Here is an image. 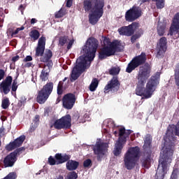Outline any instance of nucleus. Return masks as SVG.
<instances>
[{
  "label": "nucleus",
  "mask_w": 179,
  "mask_h": 179,
  "mask_svg": "<svg viewBox=\"0 0 179 179\" xmlns=\"http://www.w3.org/2000/svg\"><path fill=\"white\" fill-rule=\"evenodd\" d=\"M152 142H153L152 135H145L144 144L143 145V156L141 159L142 167H144V169H150V164L152 163V149L153 148Z\"/></svg>",
  "instance_id": "423d86ee"
},
{
  "label": "nucleus",
  "mask_w": 179,
  "mask_h": 179,
  "mask_svg": "<svg viewBox=\"0 0 179 179\" xmlns=\"http://www.w3.org/2000/svg\"><path fill=\"white\" fill-rule=\"evenodd\" d=\"M5 131V129L3 128V127L0 128V138H2V134H3Z\"/></svg>",
  "instance_id": "4d7b16f0"
},
{
  "label": "nucleus",
  "mask_w": 179,
  "mask_h": 179,
  "mask_svg": "<svg viewBox=\"0 0 179 179\" xmlns=\"http://www.w3.org/2000/svg\"><path fill=\"white\" fill-rule=\"evenodd\" d=\"M94 8V1L93 6V0H84L83 1V9L86 12H93Z\"/></svg>",
  "instance_id": "b1692460"
},
{
  "label": "nucleus",
  "mask_w": 179,
  "mask_h": 179,
  "mask_svg": "<svg viewBox=\"0 0 179 179\" xmlns=\"http://www.w3.org/2000/svg\"><path fill=\"white\" fill-rule=\"evenodd\" d=\"M174 72L176 85L179 86V63L176 64Z\"/></svg>",
  "instance_id": "c756f323"
},
{
  "label": "nucleus",
  "mask_w": 179,
  "mask_h": 179,
  "mask_svg": "<svg viewBox=\"0 0 179 179\" xmlns=\"http://www.w3.org/2000/svg\"><path fill=\"white\" fill-rule=\"evenodd\" d=\"M92 150L94 151V154L96 156L98 162H101V159H103L106 153H107V150H108V144L97 141L93 146Z\"/></svg>",
  "instance_id": "4468645a"
},
{
  "label": "nucleus",
  "mask_w": 179,
  "mask_h": 179,
  "mask_svg": "<svg viewBox=\"0 0 179 179\" xmlns=\"http://www.w3.org/2000/svg\"><path fill=\"white\" fill-rule=\"evenodd\" d=\"M72 116L68 114L60 119H57L55 121L53 127L55 129H71L72 127Z\"/></svg>",
  "instance_id": "ddd939ff"
},
{
  "label": "nucleus",
  "mask_w": 179,
  "mask_h": 179,
  "mask_svg": "<svg viewBox=\"0 0 179 179\" xmlns=\"http://www.w3.org/2000/svg\"><path fill=\"white\" fill-rule=\"evenodd\" d=\"M32 65H33V63L27 62V63L25 64L24 67L25 68H30V67H31Z\"/></svg>",
  "instance_id": "5fc2aeb1"
},
{
  "label": "nucleus",
  "mask_w": 179,
  "mask_h": 179,
  "mask_svg": "<svg viewBox=\"0 0 179 179\" xmlns=\"http://www.w3.org/2000/svg\"><path fill=\"white\" fill-rule=\"evenodd\" d=\"M78 173L75 172V171H72L69 172L65 179H77Z\"/></svg>",
  "instance_id": "f704fd0d"
},
{
  "label": "nucleus",
  "mask_w": 179,
  "mask_h": 179,
  "mask_svg": "<svg viewBox=\"0 0 179 179\" xmlns=\"http://www.w3.org/2000/svg\"><path fill=\"white\" fill-rule=\"evenodd\" d=\"M34 122L37 123L40 122V115H36L34 118Z\"/></svg>",
  "instance_id": "09e8293b"
},
{
  "label": "nucleus",
  "mask_w": 179,
  "mask_h": 179,
  "mask_svg": "<svg viewBox=\"0 0 179 179\" xmlns=\"http://www.w3.org/2000/svg\"><path fill=\"white\" fill-rule=\"evenodd\" d=\"M26 150V148L21 147L19 148H17L15 151L12 152L11 153L17 159V156H20Z\"/></svg>",
  "instance_id": "7c9ffc66"
},
{
  "label": "nucleus",
  "mask_w": 179,
  "mask_h": 179,
  "mask_svg": "<svg viewBox=\"0 0 179 179\" xmlns=\"http://www.w3.org/2000/svg\"><path fill=\"white\" fill-rule=\"evenodd\" d=\"M103 47H102L99 52V59L103 61L108 57L115 55V52H122L124 51V45L121 41L114 40L110 41V38L105 37L103 40Z\"/></svg>",
  "instance_id": "20e7f679"
},
{
  "label": "nucleus",
  "mask_w": 179,
  "mask_h": 179,
  "mask_svg": "<svg viewBox=\"0 0 179 179\" xmlns=\"http://www.w3.org/2000/svg\"><path fill=\"white\" fill-rule=\"evenodd\" d=\"M120 68L113 67L109 70V73L110 75H113V76L118 75V73H120Z\"/></svg>",
  "instance_id": "e433bc0d"
},
{
  "label": "nucleus",
  "mask_w": 179,
  "mask_h": 179,
  "mask_svg": "<svg viewBox=\"0 0 179 179\" xmlns=\"http://www.w3.org/2000/svg\"><path fill=\"white\" fill-rule=\"evenodd\" d=\"M110 90H114V92L120 90V81L118 79L115 78H112L103 89L104 93H108Z\"/></svg>",
  "instance_id": "aec40b11"
},
{
  "label": "nucleus",
  "mask_w": 179,
  "mask_h": 179,
  "mask_svg": "<svg viewBox=\"0 0 179 179\" xmlns=\"http://www.w3.org/2000/svg\"><path fill=\"white\" fill-rule=\"evenodd\" d=\"M10 106V102H9V98H6L2 100L1 107L3 110H6Z\"/></svg>",
  "instance_id": "473e14b6"
},
{
  "label": "nucleus",
  "mask_w": 179,
  "mask_h": 179,
  "mask_svg": "<svg viewBox=\"0 0 179 179\" xmlns=\"http://www.w3.org/2000/svg\"><path fill=\"white\" fill-rule=\"evenodd\" d=\"M175 139L173 131L168 129L166 133V142L169 141V143L166 144V148L163 150L160 156L155 179H164V176L167 174L169 164L171 163L174 155Z\"/></svg>",
  "instance_id": "7ed1b4c3"
},
{
  "label": "nucleus",
  "mask_w": 179,
  "mask_h": 179,
  "mask_svg": "<svg viewBox=\"0 0 179 179\" xmlns=\"http://www.w3.org/2000/svg\"><path fill=\"white\" fill-rule=\"evenodd\" d=\"M74 41L71 40L67 45V50H71L73 45Z\"/></svg>",
  "instance_id": "de8ad7c7"
},
{
  "label": "nucleus",
  "mask_w": 179,
  "mask_h": 179,
  "mask_svg": "<svg viewBox=\"0 0 179 179\" xmlns=\"http://www.w3.org/2000/svg\"><path fill=\"white\" fill-rule=\"evenodd\" d=\"M30 61H33V57L30 55L27 56L24 59V62H30Z\"/></svg>",
  "instance_id": "a18cd8bd"
},
{
  "label": "nucleus",
  "mask_w": 179,
  "mask_h": 179,
  "mask_svg": "<svg viewBox=\"0 0 179 179\" xmlns=\"http://www.w3.org/2000/svg\"><path fill=\"white\" fill-rule=\"evenodd\" d=\"M29 36L32 38V41H36L38 38H40V31L37 29H33L30 31Z\"/></svg>",
  "instance_id": "cd10ccee"
},
{
  "label": "nucleus",
  "mask_w": 179,
  "mask_h": 179,
  "mask_svg": "<svg viewBox=\"0 0 179 179\" xmlns=\"http://www.w3.org/2000/svg\"><path fill=\"white\" fill-rule=\"evenodd\" d=\"M139 153H141V148L136 146L129 148L124 154V167H126L127 170L135 169V166H136V163H138V160H139Z\"/></svg>",
  "instance_id": "0eeeda50"
},
{
  "label": "nucleus",
  "mask_w": 179,
  "mask_h": 179,
  "mask_svg": "<svg viewBox=\"0 0 179 179\" xmlns=\"http://www.w3.org/2000/svg\"><path fill=\"white\" fill-rule=\"evenodd\" d=\"M17 161V158L15 157V155L10 152L8 155L3 161L4 164V167H13L15 166V163Z\"/></svg>",
  "instance_id": "412c9836"
},
{
  "label": "nucleus",
  "mask_w": 179,
  "mask_h": 179,
  "mask_svg": "<svg viewBox=\"0 0 179 179\" xmlns=\"http://www.w3.org/2000/svg\"><path fill=\"white\" fill-rule=\"evenodd\" d=\"M142 34H143V31H142V29L138 30L134 35L131 37V43L132 44L135 43L138 38H141Z\"/></svg>",
  "instance_id": "c85d7f7f"
},
{
  "label": "nucleus",
  "mask_w": 179,
  "mask_h": 179,
  "mask_svg": "<svg viewBox=\"0 0 179 179\" xmlns=\"http://www.w3.org/2000/svg\"><path fill=\"white\" fill-rule=\"evenodd\" d=\"M20 59V57H19V55H16L15 57H13L12 61H13V62H16L19 61Z\"/></svg>",
  "instance_id": "3c124183"
},
{
  "label": "nucleus",
  "mask_w": 179,
  "mask_h": 179,
  "mask_svg": "<svg viewBox=\"0 0 179 179\" xmlns=\"http://www.w3.org/2000/svg\"><path fill=\"white\" fill-rule=\"evenodd\" d=\"M179 29H174V27H171L169 29V34H168L170 36H173V34H178V37H179Z\"/></svg>",
  "instance_id": "4c0bfd02"
},
{
  "label": "nucleus",
  "mask_w": 179,
  "mask_h": 179,
  "mask_svg": "<svg viewBox=\"0 0 179 179\" xmlns=\"http://www.w3.org/2000/svg\"><path fill=\"white\" fill-rule=\"evenodd\" d=\"M19 29L18 28H17L16 29V30H15L14 31H13L12 33H11V36H12V37H13L14 36H16V34H17L18 33H19Z\"/></svg>",
  "instance_id": "603ef678"
},
{
  "label": "nucleus",
  "mask_w": 179,
  "mask_h": 179,
  "mask_svg": "<svg viewBox=\"0 0 179 179\" xmlns=\"http://www.w3.org/2000/svg\"><path fill=\"white\" fill-rule=\"evenodd\" d=\"M48 162L50 166H55V164H57V161L55 160V159H54V157H52V156H50L48 158Z\"/></svg>",
  "instance_id": "37998d69"
},
{
  "label": "nucleus",
  "mask_w": 179,
  "mask_h": 179,
  "mask_svg": "<svg viewBox=\"0 0 179 179\" xmlns=\"http://www.w3.org/2000/svg\"><path fill=\"white\" fill-rule=\"evenodd\" d=\"M117 134H118V132H117V131H115V134L117 135Z\"/></svg>",
  "instance_id": "774afa93"
},
{
  "label": "nucleus",
  "mask_w": 179,
  "mask_h": 179,
  "mask_svg": "<svg viewBox=\"0 0 179 179\" xmlns=\"http://www.w3.org/2000/svg\"><path fill=\"white\" fill-rule=\"evenodd\" d=\"M73 2V0H67V1H66V7L67 8H71V6H72Z\"/></svg>",
  "instance_id": "8fccbe9b"
},
{
  "label": "nucleus",
  "mask_w": 179,
  "mask_h": 179,
  "mask_svg": "<svg viewBox=\"0 0 179 179\" xmlns=\"http://www.w3.org/2000/svg\"><path fill=\"white\" fill-rule=\"evenodd\" d=\"M48 73L45 72V71L43 69L41 72L40 75V79L42 82H46V80H48Z\"/></svg>",
  "instance_id": "2f4dec72"
},
{
  "label": "nucleus",
  "mask_w": 179,
  "mask_h": 179,
  "mask_svg": "<svg viewBox=\"0 0 179 179\" xmlns=\"http://www.w3.org/2000/svg\"><path fill=\"white\" fill-rule=\"evenodd\" d=\"M5 78V70L1 69H0V80H2Z\"/></svg>",
  "instance_id": "c03bdc74"
},
{
  "label": "nucleus",
  "mask_w": 179,
  "mask_h": 179,
  "mask_svg": "<svg viewBox=\"0 0 179 179\" xmlns=\"http://www.w3.org/2000/svg\"><path fill=\"white\" fill-rule=\"evenodd\" d=\"M150 66L149 65H144L141 66L137 76V86L136 88V94L141 96L142 99H150L153 96V93L157 89L159 83H160V75L162 73L157 71L150 77ZM150 78V79H149ZM148 80L145 88V84Z\"/></svg>",
  "instance_id": "f257e3e1"
},
{
  "label": "nucleus",
  "mask_w": 179,
  "mask_h": 179,
  "mask_svg": "<svg viewBox=\"0 0 179 179\" xmlns=\"http://www.w3.org/2000/svg\"><path fill=\"white\" fill-rule=\"evenodd\" d=\"M142 16V10L141 7L133 6L131 8L125 13V20L127 22H135Z\"/></svg>",
  "instance_id": "2eb2a0df"
},
{
  "label": "nucleus",
  "mask_w": 179,
  "mask_h": 179,
  "mask_svg": "<svg viewBox=\"0 0 179 179\" xmlns=\"http://www.w3.org/2000/svg\"><path fill=\"white\" fill-rule=\"evenodd\" d=\"M46 41L47 39L45 38V36H42L41 38H39L37 46L35 49V56L41 57V62H44L45 64V66H48V69H51L53 65L52 60H51V58H52V51H51L50 49L45 50Z\"/></svg>",
  "instance_id": "39448f33"
},
{
  "label": "nucleus",
  "mask_w": 179,
  "mask_h": 179,
  "mask_svg": "<svg viewBox=\"0 0 179 179\" xmlns=\"http://www.w3.org/2000/svg\"><path fill=\"white\" fill-rule=\"evenodd\" d=\"M55 157L57 162V164H62V163H66V162L71 160V155L66 154L62 155V154L57 153Z\"/></svg>",
  "instance_id": "4be33fe9"
},
{
  "label": "nucleus",
  "mask_w": 179,
  "mask_h": 179,
  "mask_svg": "<svg viewBox=\"0 0 179 179\" xmlns=\"http://www.w3.org/2000/svg\"><path fill=\"white\" fill-rule=\"evenodd\" d=\"M83 167H85V169L92 167V159H87L85 160L83 162Z\"/></svg>",
  "instance_id": "79ce46f5"
},
{
  "label": "nucleus",
  "mask_w": 179,
  "mask_h": 179,
  "mask_svg": "<svg viewBox=\"0 0 179 179\" xmlns=\"http://www.w3.org/2000/svg\"><path fill=\"white\" fill-rule=\"evenodd\" d=\"M132 134V130H126L125 127L119 129V138L115 144L113 154L115 156H120L122 152L124 145L127 143V138Z\"/></svg>",
  "instance_id": "6e6552de"
},
{
  "label": "nucleus",
  "mask_w": 179,
  "mask_h": 179,
  "mask_svg": "<svg viewBox=\"0 0 179 179\" xmlns=\"http://www.w3.org/2000/svg\"><path fill=\"white\" fill-rule=\"evenodd\" d=\"M17 76H19V73L13 80L12 76H8L6 79L0 83V89L4 94H8V93L10 92V86L12 92H16V90H17ZM12 80H13V83Z\"/></svg>",
  "instance_id": "9b49d317"
},
{
  "label": "nucleus",
  "mask_w": 179,
  "mask_h": 179,
  "mask_svg": "<svg viewBox=\"0 0 179 179\" xmlns=\"http://www.w3.org/2000/svg\"><path fill=\"white\" fill-rule=\"evenodd\" d=\"M63 107L66 110H72L76 102V95L72 93H68L63 96Z\"/></svg>",
  "instance_id": "f3484780"
},
{
  "label": "nucleus",
  "mask_w": 179,
  "mask_h": 179,
  "mask_svg": "<svg viewBox=\"0 0 179 179\" xmlns=\"http://www.w3.org/2000/svg\"><path fill=\"white\" fill-rule=\"evenodd\" d=\"M36 128H37V127H36V125L31 124V125L30 126L29 129V132H30L31 134L33 133V132H34V131H36Z\"/></svg>",
  "instance_id": "49530a36"
},
{
  "label": "nucleus",
  "mask_w": 179,
  "mask_h": 179,
  "mask_svg": "<svg viewBox=\"0 0 179 179\" xmlns=\"http://www.w3.org/2000/svg\"><path fill=\"white\" fill-rule=\"evenodd\" d=\"M134 138L132 137V136H131V141H134Z\"/></svg>",
  "instance_id": "338daca9"
},
{
  "label": "nucleus",
  "mask_w": 179,
  "mask_h": 179,
  "mask_svg": "<svg viewBox=\"0 0 179 179\" xmlns=\"http://www.w3.org/2000/svg\"><path fill=\"white\" fill-rule=\"evenodd\" d=\"M8 118L6 117V116H1V121H6V120H7Z\"/></svg>",
  "instance_id": "052dcab7"
},
{
  "label": "nucleus",
  "mask_w": 179,
  "mask_h": 179,
  "mask_svg": "<svg viewBox=\"0 0 179 179\" xmlns=\"http://www.w3.org/2000/svg\"><path fill=\"white\" fill-rule=\"evenodd\" d=\"M67 42L68 38L66 36H62L59 40V45H62V47H64Z\"/></svg>",
  "instance_id": "58836bf2"
},
{
  "label": "nucleus",
  "mask_w": 179,
  "mask_h": 179,
  "mask_svg": "<svg viewBox=\"0 0 179 179\" xmlns=\"http://www.w3.org/2000/svg\"><path fill=\"white\" fill-rule=\"evenodd\" d=\"M68 80V77H65L64 79L62 80V82H65V80Z\"/></svg>",
  "instance_id": "69168bd1"
},
{
  "label": "nucleus",
  "mask_w": 179,
  "mask_h": 179,
  "mask_svg": "<svg viewBox=\"0 0 179 179\" xmlns=\"http://www.w3.org/2000/svg\"><path fill=\"white\" fill-rule=\"evenodd\" d=\"M24 104H26V98L24 96H21L17 106L20 108V107L24 106Z\"/></svg>",
  "instance_id": "ea45409f"
},
{
  "label": "nucleus",
  "mask_w": 179,
  "mask_h": 179,
  "mask_svg": "<svg viewBox=\"0 0 179 179\" xmlns=\"http://www.w3.org/2000/svg\"><path fill=\"white\" fill-rule=\"evenodd\" d=\"M18 30H19V31H21L22 30H24V27L22 26V27L18 28Z\"/></svg>",
  "instance_id": "0e129e2a"
},
{
  "label": "nucleus",
  "mask_w": 179,
  "mask_h": 179,
  "mask_svg": "<svg viewBox=\"0 0 179 179\" xmlns=\"http://www.w3.org/2000/svg\"><path fill=\"white\" fill-rule=\"evenodd\" d=\"M104 0H96L94 1V7L92 9V12L89 15V22L90 24L94 26L97 24V22L100 20V17L103 16L104 13Z\"/></svg>",
  "instance_id": "1a4fd4ad"
},
{
  "label": "nucleus",
  "mask_w": 179,
  "mask_h": 179,
  "mask_svg": "<svg viewBox=\"0 0 179 179\" xmlns=\"http://www.w3.org/2000/svg\"><path fill=\"white\" fill-rule=\"evenodd\" d=\"M157 57L163 58L164 53L167 51V38L162 36L157 43Z\"/></svg>",
  "instance_id": "a211bd4d"
},
{
  "label": "nucleus",
  "mask_w": 179,
  "mask_h": 179,
  "mask_svg": "<svg viewBox=\"0 0 179 179\" xmlns=\"http://www.w3.org/2000/svg\"><path fill=\"white\" fill-rule=\"evenodd\" d=\"M136 48H141V44L139 43H137L136 44Z\"/></svg>",
  "instance_id": "680f3d73"
},
{
  "label": "nucleus",
  "mask_w": 179,
  "mask_h": 179,
  "mask_svg": "<svg viewBox=\"0 0 179 179\" xmlns=\"http://www.w3.org/2000/svg\"><path fill=\"white\" fill-rule=\"evenodd\" d=\"M37 22V19L36 18H32L31 20V24H34Z\"/></svg>",
  "instance_id": "bf43d9fd"
},
{
  "label": "nucleus",
  "mask_w": 179,
  "mask_h": 179,
  "mask_svg": "<svg viewBox=\"0 0 179 179\" xmlns=\"http://www.w3.org/2000/svg\"><path fill=\"white\" fill-rule=\"evenodd\" d=\"M171 179H177V173L173 172L171 176Z\"/></svg>",
  "instance_id": "6e6d98bb"
},
{
  "label": "nucleus",
  "mask_w": 179,
  "mask_h": 179,
  "mask_svg": "<svg viewBox=\"0 0 179 179\" xmlns=\"http://www.w3.org/2000/svg\"><path fill=\"white\" fill-rule=\"evenodd\" d=\"M146 53L142 52L141 55L135 56L131 61L128 64L126 68V72L127 73H131L133 71H135L136 68L143 65L146 62Z\"/></svg>",
  "instance_id": "f8f14e48"
},
{
  "label": "nucleus",
  "mask_w": 179,
  "mask_h": 179,
  "mask_svg": "<svg viewBox=\"0 0 179 179\" xmlns=\"http://www.w3.org/2000/svg\"><path fill=\"white\" fill-rule=\"evenodd\" d=\"M54 89V83L52 82L47 83L41 90L38 92L36 101L38 104H44L48 97L52 93Z\"/></svg>",
  "instance_id": "9d476101"
},
{
  "label": "nucleus",
  "mask_w": 179,
  "mask_h": 179,
  "mask_svg": "<svg viewBox=\"0 0 179 179\" xmlns=\"http://www.w3.org/2000/svg\"><path fill=\"white\" fill-rule=\"evenodd\" d=\"M66 167L69 171H75L79 167V162L69 159L66 164Z\"/></svg>",
  "instance_id": "5701e85b"
},
{
  "label": "nucleus",
  "mask_w": 179,
  "mask_h": 179,
  "mask_svg": "<svg viewBox=\"0 0 179 179\" xmlns=\"http://www.w3.org/2000/svg\"><path fill=\"white\" fill-rule=\"evenodd\" d=\"M98 87H99V79L93 78L89 87L90 92H96V90L97 89Z\"/></svg>",
  "instance_id": "a878e982"
},
{
  "label": "nucleus",
  "mask_w": 179,
  "mask_h": 179,
  "mask_svg": "<svg viewBox=\"0 0 179 179\" xmlns=\"http://www.w3.org/2000/svg\"><path fill=\"white\" fill-rule=\"evenodd\" d=\"M64 93V83L62 81H59L57 85V94L61 96Z\"/></svg>",
  "instance_id": "72a5a7b5"
},
{
  "label": "nucleus",
  "mask_w": 179,
  "mask_h": 179,
  "mask_svg": "<svg viewBox=\"0 0 179 179\" xmlns=\"http://www.w3.org/2000/svg\"><path fill=\"white\" fill-rule=\"evenodd\" d=\"M24 141H26V136H20L13 142H10L9 144H8L6 146V150L11 152V150H14V149H16V148H20V145H23V142H24Z\"/></svg>",
  "instance_id": "6ab92c4d"
},
{
  "label": "nucleus",
  "mask_w": 179,
  "mask_h": 179,
  "mask_svg": "<svg viewBox=\"0 0 179 179\" xmlns=\"http://www.w3.org/2000/svg\"><path fill=\"white\" fill-rule=\"evenodd\" d=\"M50 113V109L47 108L44 110V115H48V113Z\"/></svg>",
  "instance_id": "13d9d810"
},
{
  "label": "nucleus",
  "mask_w": 179,
  "mask_h": 179,
  "mask_svg": "<svg viewBox=\"0 0 179 179\" xmlns=\"http://www.w3.org/2000/svg\"><path fill=\"white\" fill-rule=\"evenodd\" d=\"M139 27V23L138 22H133L129 26L122 27L118 29L119 34L120 36H127L129 37L135 33L136 29Z\"/></svg>",
  "instance_id": "dca6fc26"
},
{
  "label": "nucleus",
  "mask_w": 179,
  "mask_h": 179,
  "mask_svg": "<svg viewBox=\"0 0 179 179\" xmlns=\"http://www.w3.org/2000/svg\"><path fill=\"white\" fill-rule=\"evenodd\" d=\"M99 47V41L95 38L90 37L85 42V45L83 46L81 52L85 56H80L77 59L74 67L73 68L71 73L70 80L74 82L78 80L83 74L87 65V59L92 62L96 57L97 48Z\"/></svg>",
  "instance_id": "f03ea898"
},
{
  "label": "nucleus",
  "mask_w": 179,
  "mask_h": 179,
  "mask_svg": "<svg viewBox=\"0 0 179 179\" xmlns=\"http://www.w3.org/2000/svg\"><path fill=\"white\" fill-rule=\"evenodd\" d=\"M64 16H65V11L62 8L55 14V19H61V17H64Z\"/></svg>",
  "instance_id": "c9c22d12"
},
{
  "label": "nucleus",
  "mask_w": 179,
  "mask_h": 179,
  "mask_svg": "<svg viewBox=\"0 0 179 179\" xmlns=\"http://www.w3.org/2000/svg\"><path fill=\"white\" fill-rule=\"evenodd\" d=\"M157 32L158 36L161 37L164 36V33H166V24H164V22H158Z\"/></svg>",
  "instance_id": "393cba45"
},
{
  "label": "nucleus",
  "mask_w": 179,
  "mask_h": 179,
  "mask_svg": "<svg viewBox=\"0 0 179 179\" xmlns=\"http://www.w3.org/2000/svg\"><path fill=\"white\" fill-rule=\"evenodd\" d=\"M2 15H3V10H2V8H0V17L2 16Z\"/></svg>",
  "instance_id": "e2e57ef3"
},
{
  "label": "nucleus",
  "mask_w": 179,
  "mask_h": 179,
  "mask_svg": "<svg viewBox=\"0 0 179 179\" xmlns=\"http://www.w3.org/2000/svg\"><path fill=\"white\" fill-rule=\"evenodd\" d=\"M171 27H174L173 29H179V13L175 14L173 20H172V26Z\"/></svg>",
  "instance_id": "bb28decb"
},
{
  "label": "nucleus",
  "mask_w": 179,
  "mask_h": 179,
  "mask_svg": "<svg viewBox=\"0 0 179 179\" xmlns=\"http://www.w3.org/2000/svg\"><path fill=\"white\" fill-rule=\"evenodd\" d=\"M80 117V115L79 114V113L76 112V113H74V114L73 115L71 120L73 122H78Z\"/></svg>",
  "instance_id": "a19ab883"
},
{
  "label": "nucleus",
  "mask_w": 179,
  "mask_h": 179,
  "mask_svg": "<svg viewBox=\"0 0 179 179\" xmlns=\"http://www.w3.org/2000/svg\"><path fill=\"white\" fill-rule=\"evenodd\" d=\"M25 7L24 6H23V4H21L19 8H18V10H20L22 13H23V10H24Z\"/></svg>",
  "instance_id": "864d4df0"
}]
</instances>
